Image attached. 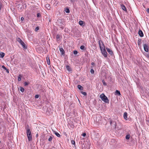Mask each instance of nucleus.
Returning a JSON list of instances; mask_svg holds the SVG:
<instances>
[{
	"label": "nucleus",
	"instance_id": "1",
	"mask_svg": "<svg viewBox=\"0 0 149 149\" xmlns=\"http://www.w3.org/2000/svg\"><path fill=\"white\" fill-rule=\"evenodd\" d=\"M100 97L101 100L105 103H108L109 101L107 97L104 93H102L100 95Z\"/></svg>",
	"mask_w": 149,
	"mask_h": 149
},
{
	"label": "nucleus",
	"instance_id": "2",
	"mask_svg": "<svg viewBox=\"0 0 149 149\" xmlns=\"http://www.w3.org/2000/svg\"><path fill=\"white\" fill-rule=\"evenodd\" d=\"M102 45L103 47L100 49V50L101 51L102 54L104 56V57L106 58L107 57V53L105 48V46L104 44H102Z\"/></svg>",
	"mask_w": 149,
	"mask_h": 149
},
{
	"label": "nucleus",
	"instance_id": "3",
	"mask_svg": "<svg viewBox=\"0 0 149 149\" xmlns=\"http://www.w3.org/2000/svg\"><path fill=\"white\" fill-rule=\"evenodd\" d=\"M17 41L22 45L24 49H26L27 48L26 47V46L24 42L20 38L18 39Z\"/></svg>",
	"mask_w": 149,
	"mask_h": 149
},
{
	"label": "nucleus",
	"instance_id": "4",
	"mask_svg": "<svg viewBox=\"0 0 149 149\" xmlns=\"http://www.w3.org/2000/svg\"><path fill=\"white\" fill-rule=\"evenodd\" d=\"M144 49L145 51L148 52V47L147 44H145L143 45Z\"/></svg>",
	"mask_w": 149,
	"mask_h": 149
},
{
	"label": "nucleus",
	"instance_id": "5",
	"mask_svg": "<svg viewBox=\"0 0 149 149\" xmlns=\"http://www.w3.org/2000/svg\"><path fill=\"white\" fill-rule=\"evenodd\" d=\"M110 123L111 126H113V127L116 128V124L115 122L114 121L112 122L111 120H110Z\"/></svg>",
	"mask_w": 149,
	"mask_h": 149
},
{
	"label": "nucleus",
	"instance_id": "6",
	"mask_svg": "<svg viewBox=\"0 0 149 149\" xmlns=\"http://www.w3.org/2000/svg\"><path fill=\"white\" fill-rule=\"evenodd\" d=\"M103 44H104V43H103V42L101 40H99L98 41V44L99 45V47H100V49L102 48V47H103V46L102 45Z\"/></svg>",
	"mask_w": 149,
	"mask_h": 149
},
{
	"label": "nucleus",
	"instance_id": "7",
	"mask_svg": "<svg viewBox=\"0 0 149 149\" xmlns=\"http://www.w3.org/2000/svg\"><path fill=\"white\" fill-rule=\"evenodd\" d=\"M26 130L27 135H29L31 134V131L29 127L26 128Z\"/></svg>",
	"mask_w": 149,
	"mask_h": 149
},
{
	"label": "nucleus",
	"instance_id": "8",
	"mask_svg": "<svg viewBox=\"0 0 149 149\" xmlns=\"http://www.w3.org/2000/svg\"><path fill=\"white\" fill-rule=\"evenodd\" d=\"M138 34L141 37H143V32L141 30H139L138 32Z\"/></svg>",
	"mask_w": 149,
	"mask_h": 149
},
{
	"label": "nucleus",
	"instance_id": "9",
	"mask_svg": "<svg viewBox=\"0 0 149 149\" xmlns=\"http://www.w3.org/2000/svg\"><path fill=\"white\" fill-rule=\"evenodd\" d=\"M106 49L107 52L111 55H112L113 53L111 50L110 49L108 48H106Z\"/></svg>",
	"mask_w": 149,
	"mask_h": 149
},
{
	"label": "nucleus",
	"instance_id": "10",
	"mask_svg": "<svg viewBox=\"0 0 149 149\" xmlns=\"http://www.w3.org/2000/svg\"><path fill=\"white\" fill-rule=\"evenodd\" d=\"M127 114L126 112H124L123 114V117L125 119L127 120Z\"/></svg>",
	"mask_w": 149,
	"mask_h": 149
},
{
	"label": "nucleus",
	"instance_id": "11",
	"mask_svg": "<svg viewBox=\"0 0 149 149\" xmlns=\"http://www.w3.org/2000/svg\"><path fill=\"white\" fill-rule=\"evenodd\" d=\"M59 50L60 52H61V54L63 55L64 54L65 52L63 49L62 48H60Z\"/></svg>",
	"mask_w": 149,
	"mask_h": 149
},
{
	"label": "nucleus",
	"instance_id": "12",
	"mask_svg": "<svg viewBox=\"0 0 149 149\" xmlns=\"http://www.w3.org/2000/svg\"><path fill=\"white\" fill-rule=\"evenodd\" d=\"M29 141H31L32 139V137L31 134L29 135H27Z\"/></svg>",
	"mask_w": 149,
	"mask_h": 149
},
{
	"label": "nucleus",
	"instance_id": "13",
	"mask_svg": "<svg viewBox=\"0 0 149 149\" xmlns=\"http://www.w3.org/2000/svg\"><path fill=\"white\" fill-rule=\"evenodd\" d=\"M46 60L47 61V64L49 65L50 64V61L49 58V56H47L46 57Z\"/></svg>",
	"mask_w": 149,
	"mask_h": 149
},
{
	"label": "nucleus",
	"instance_id": "14",
	"mask_svg": "<svg viewBox=\"0 0 149 149\" xmlns=\"http://www.w3.org/2000/svg\"><path fill=\"white\" fill-rule=\"evenodd\" d=\"M121 7L122 9L123 10H124L125 11H127L126 8L124 5H123V4L121 5Z\"/></svg>",
	"mask_w": 149,
	"mask_h": 149
},
{
	"label": "nucleus",
	"instance_id": "15",
	"mask_svg": "<svg viewBox=\"0 0 149 149\" xmlns=\"http://www.w3.org/2000/svg\"><path fill=\"white\" fill-rule=\"evenodd\" d=\"M45 7L48 10H49L51 8L50 5L48 4H46L45 5Z\"/></svg>",
	"mask_w": 149,
	"mask_h": 149
},
{
	"label": "nucleus",
	"instance_id": "16",
	"mask_svg": "<svg viewBox=\"0 0 149 149\" xmlns=\"http://www.w3.org/2000/svg\"><path fill=\"white\" fill-rule=\"evenodd\" d=\"M66 69L69 72H70L71 71V69L70 67V66L69 65H67L66 66Z\"/></svg>",
	"mask_w": 149,
	"mask_h": 149
},
{
	"label": "nucleus",
	"instance_id": "17",
	"mask_svg": "<svg viewBox=\"0 0 149 149\" xmlns=\"http://www.w3.org/2000/svg\"><path fill=\"white\" fill-rule=\"evenodd\" d=\"M5 55L4 53L1 52L0 53V57L1 58H3Z\"/></svg>",
	"mask_w": 149,
	"mask_h": 149
},
{
	"label": "nucleus",
	"instance_id": "18",
	"mask_svg": "<svg viewBox=\"0 0 149 149\" xmlns=\"http://www.w3.org/2000/svg\"><path fill=\"white\" fill-rule=\"evenodd\" d=\"M77 88L80 90H83V87L80 85H78L77 86Z\"/></svg>",
	"mask_w": 149,
	"mask_h": 149
},
{
	"label": "nucleus",
	"instance_id": "19",
	"mask_svg": "<svg viewBox=\"0 0 149 149\" xmlns=\"http://www.w3.org/2000/svg\"><path fill=\"white\" fill-rule=\"evenodd\" d=\"M79 23L80 25L82 26L84 23V22L83 21L80 20L79 21Z\"/></svg>",
	"mask_w": 149,
	"mask_h": 149
},
{
	"label": "nucleus",
	"instance_id": "20",
	"mask_svg": "<svg viewBox=\"0 0 149 149\" xmlns=\"http://www.w3.org/2000/svg\"><path fill=\"white\" fill-rule=\"evenodd\" d=\"M115 92H116V94H117V95H120V91H118V90H116V91Z\"/></svg>",
	"mask_w": 149,
	"mask_h": 149
},
{
	"label": "nucleus",
	"instance_id": "21",
	"mask_svg": "<svg viewBox=\"0 0 149 149\" xmlns=\"http://www.w3.org/2000/svg\"><path fill=\"white\" fill-rule=\"evenodd\" d=\"M22 77V76L21 75H19L18 77V80L19 81H20L21 80V78Z\"/></svg>",
	"mask_w": 149,
	"mask_h": 149
},
{
	"label": "nucleus",
	"instance_id": "22",
	"mask_svg": "<svg viewBox=\"0 0 149 149\" xmlns=\"http://www.w3.org/2000/svg\"><path fill=\"white\" fill-rule=\"evenodd\" d=\"M130 137V134L127 135L126 136L125 138L127 139H129Z\"/></svg>",
	"mask_w": 149,
	"mask_h": 149
},
{
	"label": "nucleus",
	"instance_id": "23",
	"mask_svg": "<svg viewBox=\"0 0 149 149\" xmlns=\"http://www.w3.org/2000/svg\"><path fill=\"white\" fill-rule=\"evenodd\" d=\"M65 10L66 13H69L70 12V10L68 8H66Z\"/></svg>",
	"mask_w": 149,
	"mask_h": 149
},
{
	"label": "nucleus",
	"instance_id": "24",
	"mask_svg": "<svg viewBox=\"0 0 149 149\" xmlns=\"http://www.w3.org/2000/svg\"><path fill=\"white\" fill-rule=\"evenodd\" d=\"M55 134L58 137H59L61 136V135L58 132H56L55 133Z\"/></svg>",
	"mask_w": 149,
	"mask_h": 149
},
{
	"label": "nucleus",
	"instance_id": "25",
	"mask_svg": "<svg viewBox=\"0 0 149 149\" xmlns=\"http://www.w3.org/2000/svg\"><path fill=\"white\" fill-rule=\"evenodd\" d=\"M20 91L22 92H23L24 91V89L23 87H21L20 88Z\"/></svg>",
	"mask_w": 149,
	"mask_h": 149
},
{
	"label": "nucleus",
	"instance_id": "26",
	"mask_svg": "<svg viewBox=\"0 0 149 149\" xmlns=\"http://www.w3.org/2000/svg\"><path fill=\"white\" fill-rule=\"evenodd\" d=\"M85 47L84 45H81L80 47V48L81 50H84V48Z\"/></svg>",
	"mask_w": 149,
	"mask_h": 149
},
{
	"label": "nucleus",
	"instance_id": "27",
	"mask_svg": "<svg viewBox=\"0 0 149 149\" xmlns=\"http://www.w3.org/2000/svg\"><path fill=\"white\" fill-rule=\"evenodd\" d=\"M29 84V83H28L27 82H25L24 83V86H26L28 85Z\"/></svg>",
	"mask_w": 149,
	"mask_h": 149
},
{
	"label": "nucleus",
	"instance_id": "28",
	"mask_svg": "<svg viewBox=\"0 0 149 149\" xmlns=\"http://www.w3.org/2000/svg\"><path fill=\"white\" fill-rule=\"evenodd\" d=\"M52 139V137L51 136H50L49 137V138L48 139V141H51Z\"/></svg>",
	"mask_w": 149,
	"mask_h": 149
},
{
	"label": "nucleus",
	"instance_id": "29",
	"mask_svg": "<svg viewBox=\"0 0 149 149\" xmlns=\"http://www.w3.org/2000/svg\"><path fill=\"white\" fill-rule=\"evenodd\" d=\"M81 93L83 95H86V93L85 92H83V91H81Z\"/></svg>",
	"mask_w": 149,
	"mask_h": 149
},
{
	"label": "nucleus",
	"instance_id": "30",
	"mask_svg": "<svg viewBox=\"0 0 149 149\" xmlns=\"http://www.w3.org/2000/svg\"><path fill=\"white\" fill-rule=\"evenodd\" d=\"M90 72L91 73L93 74L94 73V70L93 69H91L90 70Z\"/></svg>",
	"mask_w": 149,
	"mask_h": 149
},
{
	"label": "nucleus",
	"instance_id": "31",
	"mask_svg": "<svg viewBox=\"0 0 149 149\" xmlns=\"http://www.w3.org/2000/svg\"><path fill=\"white\" fill-rule=\"evenodd\" d=\"M77 51L76 50L74 51L73 52L74 54L75 55L77 54Z\"/></svg>",
	"mask_w": 149,
	"mask_h": 149
},
{
	"label": "nucleus",
	"instance_id": "32",
	"mask_svg": "<svg viewBox=\"0 0 149 149\" xmlns=\"http://www.w3.org/2000/svg\"><path fill=\"white\" fill-rule=\"evenodd\" d=\"M102 82L104 85L105 86H106V84L104 80H102Z\"/></svg>",
	"mask_w": 149,
	"mask_h": 149
},
{
	"label": "nucleus",
	"instance_id": "33",
	"mask_svg": "<svg viewBox=\"0 0 149 149\" xmlns=\"http://www.w3.org/2000/svg\"><path fill=\"white\" fill-rule=\"evenodd\" d=\"M41 16V15L40 14V13H38L37 14V17H40Z\"/></svg>",
	"mask_w": 149,
	"mask_h": 149
},
{
	"label": "nucleus",
	"instance_id": "34",
	"mask_svg": "<svg viewBox=\"0 0 149 149\" xmlns=\"http://www.w3.org/2000/svg\"><path fill=\"white\" fill-rule=\"evenodd\" d=\"M39 29V28L38 27H36L35 29V31H38V30Z\"/></svg>",
	"mask_w": 149,
	"mask_h": 149
},
{
	"label": "nucleus",
	"instance_id": "35",
	"mask_svg": "<svg viewBox=\"0 0 149 149\" xmlns=\"http://www.w3.org/2000/svg\"><path fill=\"white\" fill-rule=\"evenodd\" d=\"M82 135L84 137H85L86 135V134L85 133H84L82 134Z\"/></svg>",
	"mask_w": 149,
	"mask_h": 149
},
{
	"label": "nucleus",
	"instance_id": "36",
	"mask_svg": "<svg viewBox=\"0 0 149 149\" xmlns=\"http://www.w3.org/2000/svg\"><path fill=\"white\" fill-rule=\"evenodd\" d=\"M39 96L38 95H36L35 96V98H38Z\"/></svg>",
	"mask_w": 149,
	"mask_h": 149
},
{
	"label": "nucleus",
	"instance_id": "37",
	"mask_svg": "<svg viewBox=\"0 0 149 149\" xmlns=\"http://www.w3.org/2000/svg\"><path fill=\"white\" fill-rule=\"evenodd\" d=\"M2 68L3 69H5V70H6V69L7 68L4 65H3L2 66Z\"/></svg>",
	"mask_w": 149,
	"mask_h": 149
},
{
	"label": "nucleus",
	"instance_id": "38",
	"mask_svg": "<svg viewBox=\"0 0 149 149\" xmlns=\"http://www.w3.org/2000/svg\"><path fill=\"white\" fill-rule=\"evenodd\" d=\"M71 142H72V144H74L75 143V142L74 141H72Z\"/></svg>",
	"mask_w": 149,
	"mask_h": 149
},
{
	"label": "nucleus",
	"instance_id": "39",
	"mask_svg": "<svg viewBox=\"0 0 149 149\" xmlns=\"http://www.w3.org/2000/svg\"><path fill=\"white\" fill-rule=\"evenodd\" d=\"M5 70L8 73L9 72L7 68H6Z\"/></svg>",
	"mask_w": 149,
	"mask_h": 149
},
{
	"label": "nucleus",
	"instance_id": "40",
	"mask_svg": "<svg viewBox=\"0 0 149 149\" xmlns=\"http://www.w3.org/2000/svg\"><path fill=\"white\" fill-rule=\"evenodd\" d=\"M24 19V18L23 17H22L21 18V20L22 21H23Z\"/></svg>",
	"mask_w": 149,
	"mask_h": 149
},
{
	"label": "nucleus",
	"instance_id": "41",
	"mask_svg": "<svg viewBox=\"0 0 149 149\" xmlns=\"http://www.w3.org/2000/svg\"><path fill=\"white\" fill-rule=\"evenodd\" d=\"M91 65H95V63H94L93 62H92V63H91Z\"/></svg>",
	"mask_w": 149,
	"mask_h": 149
},
{
	"label": "nucleus",
	"instance_id": "42",
	"mask_svg": "<svg viewBox=\"0 0 149 149\" xmlns=\"http://www.w3.org/2000/svg\"><path fill=\"white\" fill-rule=\"evenodd\" d=\"M70 1L71 2H74V1L75 0H70Z\"/></svg>",
	"mask_w": 149,
	"mask_h": 149
},
{
	"label": "nucleus",
	"instance_id": "43",
	"mask_svg": "<svg viewBox=\"0 0 149 149\" xmlns=\"http://www.w3.org/2000/svg\"><path fill=\"white\" fill-rule=\"evenodd\" d=\"M1 2H0V10L1 9Z\"/></svg>",
	"mask_w": 149,
	"mask_h": 149
},
{
	"label": "nucleus",
	"instance_id": "44",
	"mask_svg": "<svg viewBox=\"0 0 149 149\" xmlns=\"http://www.w3.org/2000/svg\"><path fill=\"white\" fill-rule=\"evenodd\" d=\"M147 11L148 13H149V8L147 9Z\"/></svg>",
	"mask_w": 149,
	"mask_h": 149
},
{
	"label": "nucleus",
	"instance_id": "45",
	"mask_svg": "<svg viewBox=\"0 0 149 149\" xmlns=\"http://www.w3.org/2000/svg\"><path fill=\"white\" fill-rule=\"evenodd\" d=\"M147 121L148 123V125H149V120H147Z\"/></svg>",
	"mask_w": 149,
	"mask_h": 149
},
{
	"label": "nucleus",
	"instance_id": "46",
	"mask_svg": "<svg viewBox=\"0 0 149 149\" xmlns=\"http://www.w3.org/2000/svg\"><path fill=\"white\" fill-rule=\"evenodd\" d=\"M38 134H37L36 135V137H38Z\"/></svg>",
	"mask_w": 149,
	"mask_h": 149
}]
</instances>
